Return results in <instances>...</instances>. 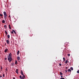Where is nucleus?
<instances>
[{
    "mask_svg": "<svg viewBox=\"0 0 79 79\" xmlns=\"http://www.w3.org/2000/svg\"><path fill=\"white\" fill-rule=\"evenodd\" d=\"M11 53H10L8 56L7 57L8 60L9 61V63H11V61H12V57H11Z\"/></svg>",
    "mask_w": 79,
    "mask_h": 79,
    "instance_id": "obj_1",
    "label": "nucleus"
},
{
    "mask_svg": "<svg viewBox=\"0 0 79 79\" xmlns=\"http://www.w3.org/2000/svg\"><path fill=\"white\" fill-rule=\"evenodd\" d=\"M4 15V19H6V17H7V14H6V13L5 11L3 12Z\"/></svg>",
    "mask_w": 79,
    "mask_h": 79,
    "instance_id": "obj_2",
    "label": "nucleus"
},
{
    "mask_svg": "<svg viewBox=\"0 0 79 79\" xmlns=\"http://www.w3.org/2000/svg\"><path fill=\"white\" fill-rule=\"evenodd\" d=\"M6 42L7 44H10V41L9 40H6Z\"/></svg>",
    "mask_w": 79,
    "mask_h": 79,
    "instance_id": "obj_3",
    "label": "nucleus"
},
{
    "mask_svg": "<svg viewBox=\"0 0 79 79\" xmlns=\"http://www.w3.org/2000/svg\"><path fill=\"white\" fill-rule=\"evenodd\" d=\"M8 50V49L7 48L5 49L4 50V52L5 53H7Z\"/></svg>",
    "mask_w": 79,
    "mask_h": 79,
    "instance_id": "obj_4",
    "label": "nucleus"
},
{
    "mask_svg": "<svg viewBox=\"0 0 79 79\" xmlns=\"http://www.w3.org/2000/svg\"><path fill=\"white\" fill-rule=\"evenodd\" d=\"M15 73H17V74H18V69H16Z\"/></svg>",
    "mask_w": 79,
    "mask_h": 79,
    "instance_id": "obj_5",
    "label": "nucleus"
},
{
    "mask_svg": "<svg viewBox=\"0 0 79 79\" xmlns=\"http://www.w3.org/2000/svg\"><path fill=\"white\" fill-rule=\"evenodd\" d=\"M25 76H24V75H23V76H22V79H25Z\"/></svg>",
    "mask_w": 79,
    "mask_h": 79,
    "instance_id": "obj_6",
    "label": "nucleus"
},
{
    "mask_svg": "<svg viewBox=\"0 0 79 79\" xmlns=\"http://www.w3.org/2000/svg\"><path fill=\"white\" fill-rule=\"evenodd\" d=\"M68 72H71V70L70 69H69L68 70Z\"/></svg>",
    "mask_w": 79,
    "mask_h": 79,
    "instance_id": "obj_7",
    "label": "nucleus"
},
{
    "mask_svg": "<svg viewBox=\"0 0 79 79\" xmlns=\"http://www.w3.org/2000/svg\"><path fill=\"white\" fill-rule=\"evenodd\" d=\"M19 51H18L17 52V55H19Z\"/></svg>",
    "mask_w": 79,
    "mask_h": 79,
    "instance_id": "obj_8",
    "label": "nucleus"
},
{
    "mask_svg": "<svg viewBox=\"0 0 79 79\" xmlns=\"http://www.w3.org/2000/svg\"><path fill=\"white\" fill-rule=\"evenodd\" d=\"M21 74L22 75V76L24 75V73H23V71H21Z\"/></svg>",
    "mask_w": 79,
    "mask_h": 79,
    "instance_id": "obj_9",
    "label": "nucleus"
},
{
    "mask_svg": "<svg viewBox=\"0 0 79 79\" xmlns=\"http://www.w3.org/2000/svg\"><path fill=\"white\" fill-rule=\"evenodd\" d=\"M5 32L6 34V35H7L8 34V32H7V31H5Z\"/></svg>",
    "mask_w": 79,
    "mask_h": 79,
    "instance_id": "obj_10",
    "label": "nucleus"
},
{
    "mask_svg": "<svg viewBox=\"0 0 79 79\" xmlns=\"http://www.w3.org/2000/svg\"><path fill=\"white\" fill-rule=\"evenodd\" d=\"M13 31L14 32L15 34H16V31H15V30H13Z\"/></svg>",
    "mask_w": 79,
    "mask_h": 79,
    "instance_id": "obj_11",
    "label": "nucleus"
},
{
    "mask_svg": "<svg viewBox=\"0 0 79 79\" xmlns=\"http://www.w3.org/2000/svg\"><path fill=\"white\" fill-rule=\"evenodd\" d=\"M10 35H7V38L8 39H10Z\"/></svg>",
    "mask_w": 79,
    "mask_h": 79,
    "instance_id": "obj_12",
    "label": "nucleus"
},
{
    "mask_svg": "<svg viewBox=\"0 0 79 79\" xmlns=\"http://www.w3.org/2000/svg\"><path fill=\"white\" fill-rule=\"evenodd\" d=\"M2 23H5V20H3L2 21Z\"/></svg>",
    "mask_w": 79,
    "mask_h": 79,
    "instance_id": "obj_13",
    "label": "nucleus"
},
{
    "mask_svg": "<svg viewBox=\"0 0 79 79\" xmlns=\"http://www.w3.org/2000/svg\"><path fill=\"white\" fill-rule=\"evenodd\" d=\"M17 60H20V58H19V57H17Z\"/></svg>",
    "mask_w": 79,
    "mask_h": 79,
    "instance_id": "obj_14",
    "label": "nucleus"
},
{
    "mask_svg": "<svg viewBox=\"0 0 79 79\" xmlns=\"http://www.w3.org/2000/svg\"><path fill=\"white\" fill-rule=\"evenodd\" d=\"M15 64H18V62H17V60H15Z\"/></svg>",
    "mask_w": 79,
    "mask_h": 79,
    "instance_id": "obj_15",
    "label": "nucleus"
},
{
    "mask_svg": "<svg viewBox=\"0 0 79 79\" xmlns=\"http://www.w3.org/2000/svg\"><path fill=\"white\" fill-rule=\"evenodd\" d=\"M60 75H63V73H62L61 72H60Z\"/></svg>",
    "mask_w": 79,
    "mask_h": 79,
    "instance_id": "obj_16",
    "label": "nucleus"
},
{
    "mask_svg": "<svg viewBox=\"0 0 79 79\" xmlns=\"http://www.w3.org/2000/svg\"><path fill=\"white\" fill-rule=\"evenodd\" d=\"M65 64H67L68 63V60H67L65 62Z\"/></svg>",
    "mask_w": 79,
    "mask_h": 79,
    "instance_id": "obj_17",
    "label": "nucleus"
},
{
    "mask_svg": "<svg viewBox=\"0 0 79 79\" xmlns=\"http://www.w3.org/2000/svg\"><path fill=\"white\" fill-rule=\"evenodd\" d=\"M4 27L5 28H7V26L6 25H4Z\"/></svg>",
    "mask_w": 79,
    "mask_h": 79,
    "instance_id": "obj_18",
    "label": "nucleus"
},
{
    "mask_svg": "<svg viewBox=\"0 0 79 79\" xmlns=\"http://www.w3.org/2000/svg\"><path fill=\"white\" fill-rule=\"evenodd\" d=\"M11 64H12V66H14V63H11Z\"/></svg>",
    "mask_w": 79,
    "mask_h": 79,
    "instance_id": "obj_19",
    "label": "nucleus"
},
{
    "mask_svg": "<svg viewBox=\"0 0 79 79\" xmlns=\"http://www.w3.org/2000/svg\"><path fill=\"white\" fill-rule=\"evenodd\" d=\"M70 69H71V70L73 71V67H71L70 68Z\"/></svg>",
    "mask_w": 79,
    "mask_h": 79,
    "instance_id": "obj_20",
    "label": "nucleus"
},
{
    "mask_svg": "<svg viewBox=\"0 0 79 79\" xmlns=\"http://www.w3.org/2000/svg\"><path fill=\"white\" fill-rule=\"evenodd\" d=\"M0 16H3V14H0Z\"/></svg>",
    "mask_w": 79,
    "mask_h": 79,
    "instance_id": "obj_21",
    "label": "nucleus"
},
{
    "mask_svg": "<svg viewBox=\"0 0 79 79\" xmlns=\"http://www.w3.org/2000/svg\"><path fill=\"white\" fill-rule=\"evenodd\" d=\"M20 78L21 79H22V76H21V75L20 76Z\"/></svg>",
    "mask_w": 79,
    "mask_h": 79,
    "instance_id": "obj_22",
    "label": "nucleus"
},
{
    "mask_svg": "<svg viewBox=\"0 0 79 79\" xmlns=\"http://www.w3.org/2000/svg\"><path fill=\"white\" fill-rule=\"evenodd\" d=\"M9 27L10 29H11V27L10 26V25H9Z\"/></svg>",
    "mask_w": 79,
    "mask_h": 79,
    "instance_id": "obj_23",
    "label": "nucleus"
},
{
    "mask_svg": "<svg viewBox=\"0 0 79 79\" xmlns=\"http://www.w3.org/2000/svg\"><path fill=\"white\" fill-rule=\"evenodd\" d=\"M68 56H70V54H68Z\"/></svg>",
    "mask_w": 79,
    "mask_h": 79,
    "instance_id": "obj_24",
    "label": "nucleus"
},
{
    "mask_svg": "<svg viewBox=\"0 0 79 79\" xmlns=\"http://www.w3.org/2000/svg\"><path fill=\"white\" fill-rule=\"evenodd\" d=\"M63 59L65 61V58L63 57Z\"/></svg>",
    "mask_w": 79,
    "mask_h": 79,
    "instance_id": "obj_25",
    "label": "nucleus"
},
{
    "mask_svg": "<svg viewBox=\"0 0 79 79\" xmlns=\"http://www.w3.org/2000/svg\"><path fill=\"white\" fill-rule=\"evenodd\" d=\"M65 73H67V72H68V71L67 70H65Z\"/></svg>",
    "mask_w": 79,
    "mask_h": 79,
    "instance_id": "obj_26",
    "label": "nucleus"
},
{
    "mask_svg": "<svg viewBox=\"0 0 79 79\" xmlns=\"http://www.w3.org/2000/svg\"><path fill=\"white\" fill-rule=\"evenodd\" d=\"M77 73H79V70H78V71H77Z\"/></svg>",
    "mask_w": 79,
    "mask_h": 79,
    "instance_id": "obj_27",
    "label": "nucleus"
},
{
    "mask_svg": "<svg viewBox=\"0 0 79 79\" xmlns=\"http://www.w3.org/2000/svg\"><path fill=\"white\" fill-rule=\"evenodd\" d=\"M60 79H65L64 78L61 77V78H60Z\"/></svg>",
    "mask_w": 79,
    "mask_h": 79,
    "instance_id": "obj_28",
    "label": "nucleus"
},
{
    "mask_svg": "<svg viewBox=\"0 0 79 79\" xmlns=\"http://www.w3.org/2000/svg\"><path fill=\"white\" fill-rule=\"evenodd\" d=\"M6 71H8V69L6 68Z\"/></svg>",
    "mask_w": 79,
    "mask_h": 79,
    "instance_id": "obj_29",
    "label": "nucleus"
},
{
    "mask_svg": "<svg viewBox=\"0 0 79 79\" xmlns=\"http://www.w3.org/2000/svg\"><path fill=\"white\" fill-rule=\"evenodd\" d=\"M9 18H11V16H10V15L9 16Z\"/></svg>",
    "mask_w": 79,
    "mask_h": 79,
    "instance_id": "obj_30",
    "label": "nucleus"
},
{
    "mask_svg": "<svg viewBox=\"0 0 79 79\" xmlns=\"http://www.w3.org/2000/svg\"><path fill=\"white\" fill-rule=\"evenodd\" d=\"M6 59H7V58H6V57L5 58V60H6Z\"/></svg>",
    "mask_w": 79,
    "mask_h": 79,
    "instance_id": "obj_31",
    "label": "nucleus"
},
{
    "mask_svg": "<svg viewBox=\"0 0 79 79\" xmlns=\"http://www.w3.org/2000/svg\"><path fill=\"white\" fill-rule=\"evenodd\" d=\"M3 76L4 77H5V75H4V74H3Z\"/></svg>",
    "mask_w": 79,
    "mask_h": 79,
    "instance_id": "obj_32",
    "label": "nucleus"
},
{
    "mask_svg": "<svg viewBox=\"0 0 79 79\" xmlns=\"http://www.w3.org/2000/svg\"><path fill=\"white\" fill-rule=\"evenodd\" d=\"M65 68H66V69H68V67H65Z\"/></svg>",
    "mask_w": 79,
    "mask_h": 79,
    "instance_id": "obj_33",
    "label": "nucleus"
},
{
    "mask_svg": "<svg viewBox=\"0 0 79 79\" xmlns=\"http://www.w3.org/2000/svg\"><path fill=\"white\" fill-rule=\"evenodd\" d=\"M60 66H61V64H59Z\"/></svg>",
    "mask_w": 79,
    "mask_h": 79,
    "instance_id": "obj_34",
    "label": "nucleus"
},
{
    "mask_svg": "<svg viewBox=\"0 0 79 79\" xmlns=\"http://www.w3.org/2000/svg\"><path fill=\"white\" fill-rule=\"evenodd\" d=\"M11 33L12 34H13V31H11Z\"/></svg>",
    "mask_w": 79,
    "mask_h": 79,
    "instance_id": "obj_35",
    "label": "nucleus"
},
{
    "mask_svg": "<svg viewBox=\"0 0 79 79\" xmlns=\"http://www.w3.org/2000/svg\"><path fill=\"white\" fill-rule=\"evenodd\" d=\"M0 77H2V76L0 75Z\"/></svg>",
    "mask_w": 79,
    "mask_h": 79,
    "instance_id": "obj_36",
    "label": "nucleus"
},
{
    "mask_svg": "<svg viewBox=\"0 0 79 79\" xmlns=\"http://www.w3.org/2000/svg\"><path fill=\"white\" fill-rule=\"evenodd\" d=\"M2 68H2V67H1V69H2Z\"/></svg>",
    "mask_w": 79,
    "mask_h": 79,
    "instance_id": "obj_37",
    "label": "nucleus"
},
{
    "mask_svg": "<svg viewBox=\"0 0 79 79\" xmlns=\"http://www.w3.org/2000/svg\"><path fill=\"white\" fill-rule=\"evenodd\" d=\"M60 77H63V76H62L61 75L60 76Z\"/></svg>",
    "mask_w": 79,
    "mask_h": 79,
    "instance_id": "obj_38",
    "label": "nucleus"
},
{
    "mask_svg": "<svg viewBox=\"0 0 79 79\" xmlns=\"http://www.w3.org/2000/svg\"><path fill=\"white\" fill-rule=\"evenodd\" d=\"M13 79H15V77H14L13 78Z\"/></svg>",
    "mask_w": 79,
    "mask_h": 79,
    "instance_id": "obj_39",
    "label": "nucleus"
},
{
    "mask_svg": "<svg viewBox=\"0 0 79 79\" xmlns=\"http://www.w3.org/2000/svg\"><path fill=\"white\" fill-rule=\"evenodd\" d=\"M1 71H2V70H1Z\"/></svg>",
    "mask_w": 79,
    "mask_h": 79,
    "instance_id": "obj_40",
    "label": "nucleus"
}]
</instances>
